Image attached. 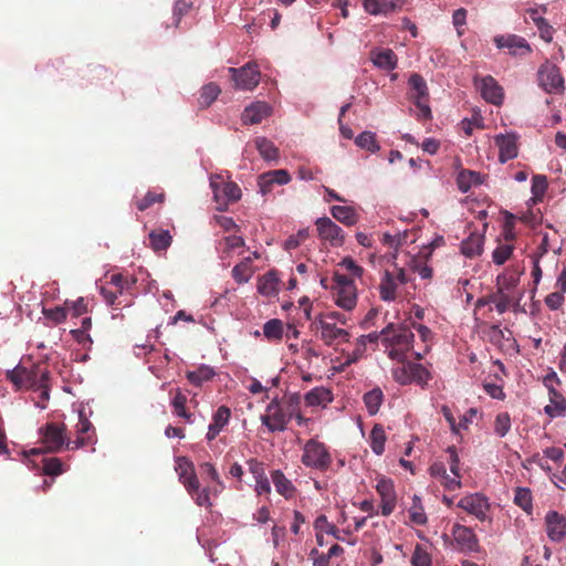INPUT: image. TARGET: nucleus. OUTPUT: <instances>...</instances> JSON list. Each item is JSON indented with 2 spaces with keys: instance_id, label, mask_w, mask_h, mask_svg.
Instances as JSON below:
<instances>
[{
  "instance_id": "1",
  "label": "nucleus",
  "mask_w": 566,
  "mask_h": 566,
  "mask_svg": "<svg viewBox=\"0 0 566 566\" xmlns=\"http://www.w3.org/2000/svg\"><path fill=\"white\" fill-rule=\"evenodd\" d=\"M301 397L298 394L284 395L281 399L274 398L266 406L265 413L261 416V422L269 431H284L287 423L298 410Z\"/></svg>"
},
{
  "instance_id": "2",
  "label": "nucleus",
  "mask_w": 566,
  "mask_h": 566,
  "mask_svg": "<svg viewBox=\"0 0 566 566\" xmlns=\"http://www.w3.org/2000/svg\"><path fill=\"white\" fill-rule=\"evenodd\" d=\"M380 334L389 358L405 363L408 352L412 348L413 333L406 326L390 323L380 331Z\"/></svg>"
},
{
  "instance_id": "3",
  "label": "nucleus",
  "mask_w": 566,
  "mask_h": 566,
  "mask_svg": "<svg viewBox=\"0 0 566 566\" xmlns=\"http://www.w3.org/2000/svg\"><path fill=\"white\" fill-rule=\"evenodd\" d=\"M49 375V369L40 364H18L13 369L6 373L7 379L13 385L15 390L35 389Z\"/></svg>"
},
{
  "instance_id": "4",
  "label": "nucleus",
  "mask_w": 566,
  "mask_h": 566,
  "mask_svg": "<svg viewBox=\"0 0 566 566\" xmlns=\"http://www.w3.org/2000/svg\"><path fill=\"white\" fill-rule=\"evenodd\" d=\"M301 461L306 468L325 472L331 468L333 458L323 442L310 439L303 447Z\"/></svg>"
},
{
  "instance_id": "5",
  "label": "nucleus",
  "mask_w": 566,
  "mask_h": 566,
  "mask_svg": "<svg viewBox=\"0 0 566 566\" xmlns=\"http://www.w3.org/2000/svg\"><path fill=\"white\" fill-rule=\"evenodd\" d=\"M41 443L48 452H59L64 446L71 449L64 423L48 422L40 428Z\"/></svg>"
},
{
  "instance_id": "6",
  "label": "nucleus",
  "mask_w": 566,
  "mask_h": 566,
  "mask_svg": "<svg viewBox=\"0 0 566 566\" xmlns=\"http://www.w3.org/2000/svg\"><path fill=\"white\" fill-rule=\"evenodd\" d=\"M537 82L541 88L548 94H563L565 91L564 77L559 69L549 62L542 64L537 71Z\"/></svg>"
},
{
  "instance_id": "7",
  "label": "nucleus",
  "mask_w": 566,
  "mask_h": 566,
  "mask_svg": "<svg viewBox=\"0 0 566 566\" xmlns=\"http://www.w3.org/2000/svg\"><path fill=\"white\" fill-rule=\"evenodd\" d=\"M317 235L322 241L328 242L332 247H342L345 243L343 229L328 217L318 218L315 221Z\"/></svg>"
},
{
  "instance_id": "8",
  "label": "nucleus",
  "mask_w": 566,
  "mask_h": 566,
  "mask_svg": "<svg viewBox=\"0 0 566 566\" xmlns=\"http://www.w3.org/2000/svg\"><path fill=\"white\" fill-rule=\"evenodd\" d=\"M232 80L237 88L251 91L258 86L260 82V71L255 63L249 62L240 69L230 67Z\"/></svg>"
},
{
  "instance_id": "9",
  "label": "nucleus",
  "mask_w": 566,
  "mask_h": 566,
  "mask_svg": "<svg viewBox=\"0 0 566 566\" xmlns=\"http://www.w3.org/2000/svg\"><path fill=\"white\" fill-rule=\"evenodd\" d=\"M410 97L415 101V104L419 108L423 118L431 117V109L426 103L428 96V87L424 78L417 73H413L409 77Z\"/></svg>"
},
{
  "instance_id": "10",
  "label": "nucleus",
  "mask_w": 566,
  "mask_h": 566,
  "mask_svg": "<svg viewBox=\"0 0 566 566\" xmlns=\"http://www.w3.org/2000/svg\"><path fill=\"white\" fill-rule=\"evenodd\" d=\"M458 507L464 510L467 513L475 516L479 521L483 522L488 518L490 503L486 496L481 493H472L463 496L458 502Z\"/></svg>"
},
{
  "instance_id": "11",
  "label": "nucleus",
  "mask_w": 566,
  "mask_h": 566,
  "mask_svg": "<svg viewBox=\"0 0 566 566\" xmlns=\"http://www.w3.org/2000/svg\"><path fill=\"white\" fill-rule=\"evenodd\" d=\"M315 324L321 329V339L327 346L349 340V333L346 329L338 328L334 322L316 317Z\"/></svg>"
},
{
  "instance_id": "12",
  "label": "nucleus",
  "mask_w": 566,
  "mask_h": 566,
  "mask_svg": "<svg viewBox=\"0 0 566 566\" xmlns=\"http://www.w3.org/2000/svg\"><path fill=\"white\" fill-rule=\"evenodd\" d=\"M545 528L552 542L559 543L566 539V516L557 511H548L545 516Z\"/></svg>"
},
{
  "instance_id": "13",
  "label": "nucleus",
  "mask_w": 566,
  "mask_h": 566,
  "mask_svg": "<svg viewBox=\"0 0 566 566\" xmlns=\"http://www.w3.org/2000/svg\"><path fill=\"white\" fill-rule=\"evenodd\" d=\"M494 43L499 49H506L512 55L524 56L532 52L527 41L515 34L496 35Z\"/></svg>"
},
{
  "instance_id": "14",
  "label": "nucleus",
  "mask_w": 566,
  "mask_h": 566,
  "mask_svg": "<svg viewBox=\"0 0 566 566\" xmlns=\"http://www.w3.org/2000/svg\"><path fill=\"white\" fill-rule=\"evenodd\" d=\"M290 181L291 176L285 169L270 170L261 174L258 177V186L260 188V192L263 196L271 193L274 189V186L286 185Z\"/></svg>"
},
{
  "instance_id": "15",
  "label": "nucleus",
  "mask_w": 566,
  "mask_h": 566,
  "mask_svg": "<svg viewBox=\"0 0 566 566\" xmlns=\"http://www.w3.org/2000/svg\"><path fill=\"white\" fill-rule=\"evenodd\" d=\"M452 536L460 551L476 552L479 549V541L472 528L457 523L452 527Z\"/></svg>"
},
{
  "instance_id": "16",
  "label": "nucleus",
  "mask_w": 566,
  "mask_h": 566,
  "mask_svg": "<svg viewBox=\"0 0 566 566\" xmlns=\"http://www.w3.org/2000/svg\"><path fill=\"white\" fill-rule=\"evenodd\" d=\"M482 97L493 105L500 106L504 101L503 87L491 76H484L479 86Z\"/></svg>"
},
{
  "instance_id": "17",
  "label": "nucleus",
  "mask_w": 566,
  "mask_h": 566,
  "mask_svg": "<svg viewBox=\"0 0 566 566\" xmlns=\"http://www.w3.org/2000/svg\"><path fill=\"white\" fill-rule=\"evenodd\" d=\"M381 499V514L389 516L396 507V492L391 480L381 479L376 485Z\"/></svg>"
},
{
  "instance_id": "18",
  "label": "nucleus",
  "mask_w": 566,
  "mask_h": 566,
  "mask_svg": "<svg viewBox=\"0 0 566 566\" xmlns=\"http://www.w3.org/2000/svg\"><path fill=\"white\" fill-rule=\"evenodd\" d=\"M495 145L499 147V160L506 163L517 156V139L514 134L495 136Z\"/></svg>"
},
{
  "instance_id": "19",
  "label": "nucleus",
  "mask_w": 566,
  "mask_h": 566,
  "mask_svg": "<svg viewBox=\"0 0 566 566\" xmlns=\"http://www.w3.org/2000/svg\"><path fill=\"white\" fill-rule=\"evenodd\" d=\"M231 417V410L227 406H220L212 415V421L208 427L206 439L211 442L228 426Z\"/></svg>"
},
{
  "instance_id": "20",
  "label": "nucleus",
  "mask_w": 566,
  "mask_h": 566,
  "mask_svg": "<svg viewBox=\"0 0 566 566\" xmlns=\"http://www.w3.org/2000/svg\"><path fill=\"white\" fill-rule=\"evenodd\" d=\"M271 106L265 102H255L245 107L242 113V122L245 125H254L261 123L270 116Z\"/></svg>"
},
{
  "instance_id": "21",
  "label": "nucleus",
  "mask_w": 566,
  "mask_h": 566,
  "mask_svg": "<svg viewBox=\"0 0 566 566\" xmlns=\"http://www.w3.org/2000/svg\"><path fill=\"white\" fill-rule=\"evenodd\" d=\"M176 463V471L186 490L196 489L198 478L195 472L193 463L185 457H179Z\"/></svg>"
},
{
  "instance_id": "22",
  "label": "nucleus",
  "mask_w": 566,
  "mask_h": 566,
  "mask_svg": "<svg viewBox=\"0 0 566 566\" xmlns=\"http://www.w3.org/2000/svg\"><path fill=\"white\" fill-rule=\"evenodd\" d=\"M94 432V427L91 421L84 416L83 412L78 415V422L76 424L77 437L74 441H71V449H80L92 443V436L90 432Z\"/></svg>"
},
{
  "instance_id": "23",
  "label": "nucleus",
  "mask_w": 566,
  "mask_h": 566,
  "mask_svg": "<svg viewBox=\"0 0 566 566\" xmlns=\"http://www.w3.org/2000/svg\"><path fill=\"white\" fill-rule=\"evenodd\" d=\"M370 60L375 66L391 71L397 67L398 57L391 49H375L370 51Z\"/></svg>"
},
{
  "instance_id": "24",
  "label": "nucleus",
  "mask_w": 566,
  "mask_h": 566,
  "mask_svg": "<svg viewBox=\"0 0 566 566\" xmlns=\"http://www.w3.org/2000/svg\"><path fill=\"white\" fill-rule=\"evenodd\" d=\"M335 289V303L346 310L350 311L356 306L357 303V293L355 284H345L344 287H334Z\"/></svg>"
},
{
  "instance_id": "25",
  "label": "nucleus",
  "mask_w": 566,
  "mask_h": 566,
  "mask_svg": "<svg viewBox=\"0 0 566 566\" xmlns=\"http://www.w3.org/2000/svg\"><path fill=\"white\" fill-rule=\"evenodd\" d=\"M541 11L542 13H545L546 7H541ZM527 14L530 15V19L534 22V24L537 27L539 36L544 41L551 42L553 40L554 29L548 23V21L539 14V9L531 8L527 10Z\"/></svg>"
},
{
  "instance_id": "26",
  "label": "nucleus",
  "mask_w": 566,
  "mask_h": 566,
  "mask_svg": "<svg viewBox=\"0 0 566 566\" xmlns=\"http://www.w3.org/2000/svg\"><path fill=\"white\" fill-rule=\"evenodd\" d=\"M305 405L308 407H326L333 401V394L325 387H315L304 396Z\"/></svg>"
},
{
  "instance_id": "27",
  "label": "nucleus",
  "mask_w": 566,
  "mask_h": 566,
  "mask_svg": "<svg viewBox=\"0 0 566 566\" xmlns=\"http://www.w3.org/2000/svg\"><path fill=\"white\" fill-rule=\"evenodd\" d=\"M551 418L563 417L566 412V399L554 388H549V403L544 408Z\"/></svg>"
},
{
  "instance_id": "28",
  "label": "nucleus",
  "mask_w": 566,
  "mask_h": 566,
  "mask_svg": "<svg viewBox=\"0 0 566 566\" xmlns=\"http://www.w3.org/2000/svg\"><path fill=\"white\" fill-rule=\"evenodd\" d=\"M398 283L392 272L385 271L380 284L379 294L380 298L385 302H392L397 297Z\"/></svg>"
},
{
  "instance_id": "29",
  "label": "nucleus",
  "mask_w": 566,
  "mask_h": 566,
  "mask_svg": "<svg viewBox=\"0 0 566 566\" xmlns=\"http://www.w3.org/2000/svg\"><path fill=\"white\" fill-rule=\"evenodd\" d=\"M271 479L274 488L279 494L284 496L286 500L292 499L295 495L296 489L281 470H274L271 472Z\"/></svg>"
},
{
  "instance_id": "30",
  "label": "nucleus",
  "mask_w": 566,
  "mask_h": 566,
  "mask_svg": "<svg viewBox=\"0 0 566 566\" xmlns=\"http://www.w3.org/2000/svg\"><path fill=\"white\" fill-rule=\"evenodd\" d=\"M329 211L333 218L347 227L355 226L358 222V214L355 208L350 206H333Z\"/></svg>"
},
{
  "instance_id": "31",
  "label": "nucleus",
  "mask_w": 566,
  "mask_h": 566,
  "mask_svg": "<svg viewBox=\"0 0 566 566\" xmlns=\"http://www.w3.org/2000/svg\"><path fill=\"white\" fill-rule=\"evenodd\" d=\"M483 184V176L480 172L473 170L463 169L457 177V185L461 192H468L472 186H479Z\"/></svg>"
},
{
  "instance_id": "32",
  "label": "nucleus",
  "mask_w": 566,
  "mask_h": 566,
  "mask_svg": "<svg viewBox=\"0 0 566 566\" xmlns=\"http://www.w3.org/2000/svg\"><path fill=\"white\" fill-rule=\"evenodd\" d=\"M280 279L275 271H269L260 277L258 283V291L262 295L273 296L279 291Z\"/></svg>"
},
{
  "instance_id": "33",
  "label": "nucleus",
  "mask_w": 566,
  "mask_h": 566,
  "mask_svg": "<svg viewBox=\"0 0 566 566\" xmlns=\"http://www.w3.org/2000/svg\"><path fill=\"white\" fill-rule=\"evenodd\" d=\"M484 237L480 233H471L461 243V252L468 258H474L482 253Z\"/></svg>"
},
{
  "instance_id": "34",
  "label": "nucleus",
  "mask_w": 566,
  "mask_h": 566,
  "mask_svg": "<svg viewBox=\"0 0 566 566\" xmlns=\"http://www.w3.org/2000/svg\"><path fill=\"white\" fill-rule=\"evenodd\" d=\"M216 373L212 367L208 365H201L196 370L186 373V378L190 384L200 387L203 382L211 380Z\"/></svg>"
},
{
  "instance_id": "35",
  "label": "nucleus",
  "mask_w": 566,
  "mask_h": 566,
  "mask_svg": "<svg viewBox=\"0 0 566 566\" xmlns=\"http://www.w3.org/2000/svg\"><path fill=\"white\" fill-rule=\"evenodd\" d=\"M254 146L258 149L260 156L266 160L272 161L279 158L277 147L265 137H256L254 139Z\"/></svg>"
},
{
  "instance_id": "36",
  "label": "nucleus",
  "mask_w": 566,
  "mask_h": 566,
  "mask_svg": "<svg viewBox=\"0 0 566 566\" xmlns=\"http://www.w3.org/2000/svg\"><path fill=\"white\" fill-rule=\"evenodd\" d=\"M387 437L385 433V429L381 424H375L369 434L370 448L373 452L377 455H380L385 451V443Z\"/></svg>"
},
{
  "instance_id": "37",
  "label": "nucleus",
  "mask_w": 566,
  "mask_h": 566,
  "mask_svg": "<svg viewBox=\"0 0 566 566\" xmlns=\"http://www.w3.org/2000/svg\"><path fill=\"white\" fill-rule=\"evenodd\" d=\"M363 400L368 413L374 416L379 411L384 401V394L380 388H374L364 395Z\"/></svg>"
},
{
  "instance_id": "38",
  "label": "nucleus",
  "mask_w": 566,
  "mask_h": 566,
  "mask_svg": "<svg viewBox=\"0 0 566 566\" xmlns=\"http://www.w3.org/2000/svg\"><path fill=\"white\" fill-rule=\"evenodd\" d=\"M171 235L168 230H157L149 233V244L155 251H165L171 244Z\"/></svg>"
},
{
  "instance_id": "39",
  "label": "nucleus",
  "mask_w": 566,
  "mask_h": 566,
  "mask_svg": "<svg viewBox=\"0 0 566 566\" xmlns=\"http://www.w3.org/2000/svg\"><path fill=\"white\" fill-rule=\"evenodd\" d=\"M253 275L251 258H245L232 269V276L237 283L243 284L249 282Z\"/></svg>"
},
{
  "instance_id": "40",
  "label": "nucleus",
  "mask_w": 566,
  "mask_h": 566,
  "mask_svg": "<svg viewBox=\"0 0 566 566\" xmlns=\"http://www.w3.org/2000/svg\"><path fill=\"white\" fill-rule=\"evenodd\" d=\"M221 93L220 87L214 83H209L200 90L198 103L201 108L209 107Z\"/></svg>"
},
{
  "instance_id": "41",
  "label": "nucleus",
  "mask_w": 566,
  "mask_h": 566,
  "mask_svg": "<svg viewBox=\"0 0 566 566\" xmlns=\"http://www.w3.org/2000/svg\"><path fill=\"white\" fill-rule=\"evenodd\" d=\"M408 513L409 520L412 524L424 525L427 523V515L421 503V497L417 494L412 496V504Z\"/></svg>"
},
{
  "instance_id": "42",
  "label": "nucleus",
  "mask_w": 566,
  "mask_h": 566,
  "mask_svg": "<svg viewBox=\"0 0 566 566\" xmlns=\"http://www.w3.org/2000/svg\"><path fill=\"white\" fill-rule=\"evenodd\" d=\"M355 144L361 149H366L371 154H375L380 149V146L376 139V134L369 130L359 134L355 138Z\"/></svg>"
},
{
  "instance_id": "43",
  "label": "nucleus",
  "mask_w": 566,
  "mask_h": 566,
  "mask_svg": "<svg viewBox=\"0 0 566 566\" xmlns=\"http://www.w3.org/2000/svg\"><path fill=\"white\" fill-rule=\"evenodd\" d=\"M520 283V276L515 274H501L496 277V290L499 294L510 293L513 295V291Z\"/></svg>"
},
{
  "instance_id": "44",
  "label": "nucleus",
  "mask_w": 566,
  "mask_h": 566,
  "mask_svg": "<svg viewBox=\"0 0 566 566\" xmlns=\"http://www.w3.org/2000/svg\"><path fill=\"white\" fill-rule=\"evenodd\" d=\"M380 337L382 338V335L380 334V332L379 333L374 332V333H369L367 335H361L357 339V348L354 350L353 357L348 360V363L357 361V359L364 353V350L366 348V344L367 343L376 344L379 340Z\"/></svg>"
},
{
  "instance_id": "45",
  "label": "nucleus",
  "mask_w": 566,
  "mask_h": 566,
  "mask_svg": "<svg viewBox=\"0 0 566 566\" xmlns=\"http://www.w3.org/2000/svg\"><path fill=\"white\" fill-rule=\"evenodd\" d=\"M514 503L523 511L531 514L533 510L531 490L527 488H516L514 492Z\"/></svg>"
},
{
  "instance_id": "46",
  "label": "nucleus",
  "mask_w": 566,
  "mask_h": 566,
  "mask_svg": "<svg viewBox=\"0 0 566 566\" xmlns=\"http://www.w3.org/2000/svg\"><path fill=\"white\" fill-rule=\"evenodd\" d=\"M409 374L411 376V382H416L422 387L426 386L431 378L429 370L417 363H409Z\"/></svg>"
},
{
  "instance_id": "47",
  "label": "nucleus",
  "mask_w": 566,
  "mask_h": 566,
  "mask_svg": "<svg viewBox=\"0 0 566 566\" xmlns=\"http://www.w3.org/2000/svg\"><path fill=\"white\" fill-rule=\"evenodd\" d=\"M193 9L192 0H176L172 8V25L178 27L182 17Z\"/></svg>"
},
{
  "instance_id": "48",
  "label": "nucleus",
  "mask_w": 566,
  "mask_h": 566,
  "mask_svg": "<svg viewBox=\"0 0 566 566\" xmlns=\"http://www.w3.org/2000/svg\"><path fill=\"white\" fill-rule=\"evenodd\" d=\"M263 334L269 340H281L283 337V323L281 319L273 318L263 326Z\"/></svg>"
},
{
  "instance_id": "49",
  "label": "nucleus",
  "mask_w": 566,
  "mask_h": 566,
  "mask_svg": "<svg viewBox=\"0 0 566 566\" xmlns=\"http://www.w3.org/2000/svg\"><path fill=\"white\" fill-rule=\"evenodd\" d=\"M494 305L499 314L505 313L512 305H517L520 302V297L515 298L512 294L504 292L499 294V290L494 292Z\"/></svg>"
},
{
  "instance_id": "50",
  "label": "nucleus",
  "mask_w": 566,
  "mask_h": 566,
  "mask_svg": "<svg viewBox=\"0 0 566 566\" xmlns=\"http://www.w3.org/2000/svg\"><path fill=\"white\" fill-rule=\"evenodd\" d=\"M43 315L52 321L54 324H61L67 318L69 314V302H65L64 306H56L54 308L43 307Z\"/></svg>"
},
{
  "instance_id": "51",
  "label": "nucleus",
  "mask_w": 566,
  "mask_h": 566,
  "mask_svg": "<svg viewBox=\"0 0 566 566\" xmlns=\"http://www.w3.org/2000/svg\"><path fill=\"white\" fill-rule=\"evenodd\" d=\"M187 491L199 506H206V507L212 506V503L210 501L211 489L209 486L200 489L199 480L197 481L196 489L187 490Z\"/></svg>"
},
{
  "instance_id": "52",
  "label": "nucleus",
  "mask_w": 566,
  "mask_h": 566,
  "mask_svg": "<svg viewBox=\"0 0 566 566\" xmlns=\"http://www.w3.org/2000/svg\"><path fill=\"white\" fill-rule=\"evenodd\" d=\"M511 430V417L507 412H501L494 420V432L499 437H505Z\"/></svg>"
},
{
  "instance_id": "53",
  "label": "nucleus",
  "mask_w": 566,
  "mask_h": 566,
  "mask_svg": "<svg viewBox=\"0 0 566 566\" xmlns=\"http://www.w3.org/2000/svg\"><path fill=\"white\" fill-rule=\"evenodd\" d=\"M135 280H129L120 273L112 274L109 285L119 291L120 295H124L125 291H128L135 284Z\"/></svg>"
},
{
  "instance_id": "54",
  "label": "nucleus",
  "mask_w": 566,
  "mask_h": 566,
  "mask_svg": "<svg viewBox=\"0 0 566 566\" xmlns=\"http://www.w3.org/2000/svg\"><path fill=\"white\" fill-rule=\"evenodd\" d=\"M64 472V464L59 458L43 459V473L46 475H60Z\"/></svg>"
},
{
  "instance_id": "55",
  "label": "nucleus",
  "mask_w": 566,
  "mask_h": 566,
  "mask_svg": "<svg viewBox=\"0 0 566 566\" xmlns=\"http://www.w3.org/2000/svg\"><path fill=\"white\" fill-rule=\"evenodd\" d=\"M314 527L316 531H321L322 533L325 532L333 535L335 538L340 539L338 528L334 524H331L325 515H319L315 520Z\"/></svg>"
},
{
  "instance_id": "56",
  "label": "nucleus",
  "mask_w": 566,
  "mask_h": 566,
  "mask_svg": "<svg viewBox=\"0 0 566 566\" xmlns=\"http://www.w3.org/2000/svg\"><path fill=\"white\" fill-rule=\"evenodd\" d=\"M50 376L46 378V379H43V381H41L36 387L35 389H33L34 391H39V400L36 401V406L44 409L46 407V402L49 401L50 399Z\"/></svg>"
},
{
  "instance_id": "57",
  "label": "nucleus",
  "mask_w": 566,
  "mask_h": 566,
  "mask_svg": "<svg viewBox=\"0 0 566 566\" xmlns=\"http://www.w3.org/2000/svg\"><path fill=\"white\" fill-rule=\"evenodd\" d=\"M448 454V463L450 467V471L454 476L458 479H461V471H460V459L457 452V449L454 446L448 447L446 450Z\"/></svg>"
},
{
  "instance_id": "58",
  "label": "nucleus",
  "mask_w": 566,
  "mask_h": 566,
  "mask_svg": "<svg viewBox=\"0 0 566 566\" xmlns=\"http://www.w3.org/2000/svg\"><path fill=\"white\" fill-rule=\"evenodd\" d=\"M412 566H430L431 557L420 545H417L411 556Z\"/></svg>"
},
{
  "instance_id": "59",
  "label": "nucleus",
  "mask_w": 566,
  "mask_h": 566,
  "mask_svg": "<svg viewBox=\"0 0 566 566\" xmlns=\"http://www.w3.org/2000/svg\"><path fill=\"white\" fill-rule=\"evenodd\" d=\"M513 253V247L503 244L497 247L492 254L493 262L497 265L504 264Z\"/></svg>"
},
{
  "instance_id": "60",
  "label": "nucleus",
  "mask_w": 566,
  "mask_h": 566,
  "mask_svg": "<svg viewBox=\"0 0 566 566\" xmlns=\"http://www.w3.org/2000/svg\"><path fill=\"white\" fill-rule=\"evenodd\" d=\"M310 237L308 229H301L296 234L291 235L284 243L285 250H294Z\"/></svg>"
},
{
  "instance_id": "61",
  "label": "nucleus",
  "mask_w": 566,
  "mask_h": 566,
  "mask_svg": "<svg viewBox=\"0 0 566 566\" xmlns=\"http://www.w3.org/2000/svg\"><path fill=\"white\" fill-rule=\"evenodd\" d=\"M392 377L398 384L402 386L411 384V376L409 374V363H402L401 366L394 368Z\"/></svg>"
},
{
  "instance_id": "62",
  "label": "nucleus",
  "mask_w": 566,
  "mask_h": 566,
  "mask_svg": "<svg viewBox=\"0 0 566 566\" xmlns=\"http://www.w3.org/2000/svg\"><path fill=\"white\" fill-rule=\"evenodd\" d=\"M364 9L370 14H378L388 10V3L385 0H361Z\"/></svg>"
},
{
  "instance_id": "63",
  "label": "nucleus",
  "mask_w": 566,
  "mask_h": 566,
  "mask_svg": "<svg viewBox=\"0 0 566 566\" xmlns=\"http://www.w3.org/2000/svg\"><path fill=\"white\" fill-rule=\"evenodd\" d=\"M164 193L147 192L144 198L137 201V208L139 211H145L155 202H161L164 200Z\"/></svg>"
},
{
  "instance_id": "64",
  "label": "nucleus",
  "mask_w": 566,
  "mask_h": 566,
  "mask_svg": "<svg viewBox=\"0 0 566 566\" xmlns=\"http://www.w3.org/2000/svg\"><path fill=\"white\" fill-rule=\"evenodd\" d=\"M547 189V178L543 175H536L532 179V193L536 198L544 196Z\"/></svg>"
}]
</instances>
